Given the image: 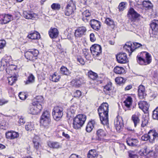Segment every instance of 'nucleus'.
<instances>
[{"label":"nucleus","instance_id":"1","mask_svg":"<svg viewBox=\"0 0 158 158\" xmlns=\"http://www.w3.org/2000/svg\"><path fill=\"white\" fill-rule=\"evenodd\" d=\"M41 99L40 101H37L36 103L34 102L32 105L29 107L28 112L29 113L33 114H37L39 113L43 108L42 105L40 103L41 101H42L43 97L41 96L37 97L36 99L38 100Z\"/></svg>","mask_w":158,"mask_h":158},{"label":"nucleus","instance_id":"2","mask_svg":"<svg viewBox=\"0 0 158 158\" xmlns=\"http://www.w3.org/2000/svg\"><path fill=\"white\" fill-rule=\"evenodd\" d=\"M40 123L45 128L48 129L51 125V114L48 111L46 110L43 113L40 119Z\"/></svg>","mask_w":158,"mask_h":158},{"label":"nucleus","instance_id":"3","mask_svg":"<svg viewBox=\"0 0 158 158\" xmlns=\"http://www.w3.org/2000/svg\"><path fill=\"white\" fill-rule=\"evenodd\" d=\"M86 119V116L83 114H79L73 118V127L76 129L82 127L84 124Z\"/></svg>","mask_w":158,"mask_h":158},{"label":"nucleus","instance_id":"4","mask_svg":"<svg viewBox=\"0 0 158 158\" xmlns=\"http://www.w3.org/2000/svg\"><path fill=\"white\" fill-rule=\"evenodd\" d=\"M143 54L145 56V59L141 57L140 55H138L137 56V62L140 65H146L150 64L152 61V58L151 55L149 54L146 52H142Z\"/></svg>","mask_w":158,"mask_h":158},{"label":"nucleus","instance_id":"5","mask_svg":"<svg viewBox=\"0 0 158 158\" xmlns=\"http://www.w3.org/2000/svg\"><path fill=\"white\" fill-rule=\"evenodd\" d=\"M63 108L61 106H56L54 108L52 112L53 118L56 121H59L63 115Z\"/></svg>","mask_w":158,"mask_h":158},{"label":"nucleus","instance_id":"6","mask_svg":"<svg viewBox=\"0 0 158 158\" xmlns=\"http://www.w3.org/2000/svg\"><path fill=\"white\" fill-rule=\"evenodd\" d=\"M101 123L103 125H107L109 123L108 111H105L101 110L98 109Z\"/></svg>","mask_w":158,"mask_h":158},{"label":"nucleus","instance_id":"7","mask_svg":"<svg viewBox=\"0 0 158 158\" xmlns=\"http://www.w3.org/2000/svg\"><path fill=\"white\" fill-rule=\"evenodd\" d=\"M39 52L36 49L32 50L31 51H27L25 53V56L28 60L30 61H34L37 59V56Z\"/></svg>","mask_w":158,"mask_h":158},{"label":"nucleus","instance_id":"8","mask_svg":"<svg viewBox=\"0 0 158 158\" xmlns=\"http://www.w3.org/2000/svg\"><path fill=\"white\" fill-rule=\"evenodd\" d=\"M90 50L94 57L97 58L101 54L102 49L100 45L94 44L90 47Z\"/></svg>","mask_w":158,"mask_h":158},{"label":"nucleus","instance_id":"9","mask_svg":"<svg viewBox=\"0 0 158 158\" xmlns=\"http://www.w3.org/2000/svg\"><path fill=\"white\" fill-rule=\"evenodd\" d=\"M116 59L118 62L120 64L126 63L128 60L127 55L124 53L120 52L116 55Z\"/></svg>","mask_w":158,"mask_h":158},{"label":"nucleus","instance_id":"10","mask_svg":"<svg viewBox=\"0 0 158 158\" xmlns=\"http://www.w3.org/2000/svg\"><path fill=\"white\" fill-rule=\"evenodd\" d=\"M114 124L117 131H119L123 129L124 124L122 118L121 117H117L115 120Z\"/></svg>","mask_w":158,"mask_h":158},{"label":"nucleus","instance_id":"11","mask_svg":"<svg viewBox=\"0 0 158 158\" xmlns=\"http://www.w3.org/2000/svg\"><path fill=\"white\" fill-rule=\"evenodd\" d=\"M149 141L150 143H153L158 139V134L155 131L150 130L148 132Z\"/></svg>","mask_w":158,"mask_h":158},{"label":"nucleus","instance_id":"12","mask_svg":"<svg viewBox=\"0 0 158 158\" xmlns=\"http://www.w3.org/2000/svg\"><path fill=\"white\" fill-rule=\"evenodd\" d=\"M86 31V29L85 27L82 26L79 27L75 31V36L76 37H81L85 34Z\"/></svg>","mask_w":158,"mask_h":158},{"label":"nucleus","instance_id":"13","mask_svg":"<svg viewBox=\"0 0 158 158\" xmlns=\"http://www.w3.org/2000/svg\"><path fill=\"white\" fill-rule=\"evenodd\" d=\"M23 16L27 19H34L37 18L38 16L36 14L29 11H24L23 12Z\"/></svg>","mask_w":158,"mask_h":158},{"label":"nucleus","instance_id":"14","mask_svg":"<svg viewBox=\"0 0 158 158\" xmlns=\"http://www.w3.org/2000/svg\"><path fill=\"white\" fill-rule=\"evenodd\" d=\"M89 24L91 27L95 30H99L101 27V23L100 21L93 19L90 21Z\"/></svg>","mask_w":158,"mask_h":158},{"label":"nucleus","instance_id":"15","mask_svg":"<svg viewBox=\"0 0 158 158\" xmlns=\"http://www.w3.org/2000/svg\"><path fill=\"white\" fill-rule=\"evenodd\" d=\"M6 138L9 139H14L19 137V133L14 131H9L6 133Z\"/></svg>","mask_w":158,"mask_h":158},{"label":"nucleus","instance_id":"16","mask_svg":"<svg viewBox=\"0 0 158 158\" xmlns=\"http://www.w3.org/2000/svg\"><path fill=\"white\" fill-rule=\"evenodd\" d=\"M127 15L128 17H131L134 20L136 19L141 16L133 8H131L130 9Z\"/></svg>","mask_w":158,"mask_h":158},{"label":"nucleus","instance_id":"17","mask_svg":"<svg viewBox=\"0 0 158 158\" xmlns=\"http://www.w3.org/2000/svg\"><path fill=\"white\" fill-rule=\"evenodd\" d=\"M124 50L127 52L130 56L131 53L134 51V48L133 47V44L131 42H127L123 47Z\"/></svg>","mask_w":158,"mask_h":158},{"label":"nucleus","instance_id":"18","mask_svg":"<svg viewBox=\"0 0 158 158\" xmlns=\"http://www.w3.org/2000/svg\"><path fill=\"white\" fill-rule=\"evenodd\" d=\"M11 16L8 15H5L0 16V23L5 24L9 23L11 20Z\"/></svg>","mask_w":158,"mask_h":158},{"label":"nucleus","instance_id":"19","mask_svg":"<svg viewBox=\"0 0 158 158\" xmlns=\"http://www.w3.org/2000/svg\"><path fill=\"white\" fill-rule=\"evenodd\" d=\"M138 105L139 108L142 109L144 112L148 111L149 105L147 102L141 101L138 102Z\"/></svg>","mask_w":158,"mask_h":158},{"label":"nucleus","instance_id":"20","mask_svg":"<svg viewBox=\"0 0 158 158\" xmlns=\"http://www.w3.org/2000/svg\"><path fill=\"white\" fill-rule=\"evenodd\" d=\"M138 96L140 99L144 98L146 94L145 91V89L143 85H140L139 86L138 90Z\"/></svg>","mask_w":158,"mask_h":158},{"label":"nucleus","instance_id":"21","mask_svg":"<svg viewBox=\"0 0 158 158\" xmlns=\"http://www.w3.org/2000/svg\"><path fill=\"white\" fill-rule=\"evenodd\" d=\"M88 75L89 77L91 79L93 80H97L98 81V83L101 84L102 83V80H98L99 77L96 73L91 71H90L88 72Z\"/></svg>","mask_w":158,"mask_h":158},{"label":"nucleus","instance_id":"22","mask_svg":"<svg viewBox=\"0 0 158 158\" xmlns=\"http://www.w3.org/2000/svg\"><path fill=\"white\" fill-rule=\"evenodd\" d=\"M49 34L51 38L52 39L56 38L58 36V31L56 28H51L49 31Z\"/></svg>","mask_w":158,"mask_h":158},{"label":"nucleus","instance_id":"23","mask_svg":"<svg viewBox=\"0 0 158 158\" xmlns=\"http://www.w3.org/2000/svg\"><path fill=\"white\" fill-rule=\"evenodd\" d=\"M27 37L32 40L38 39L40 38V35L38 32L31 31L28 35Z\"/></svg>","mask_w":158,"mask_h":158},{"label":"nucleus","instance_id":"24","mask_svg":"<svg viewBox=\"0 0 158 158\" xmlns=\"http://www.w3.org/2000/svg\"><path fill=\"white\" fill-rule=\"evenodd\" d=\"M47 144L49 147L53 149H58L61 147L60 143L57 142L49 141L48 142Z\"/></svg>","mask_w":158,"mask_h":158},{"label":"nucleus","instance_id":"25","mask_svg":"<svg viewBox=\"0 0 158 158\" xmlns=\"http://www.w3.org/2000/svg\"><path fill=\"white\" fill-rule=\"evenodd\" d=\"M150 26L154 34L158 30V20H154L151 23Z\"/></svg>","mask_w":158,"mask_h":158},{"label":"nucleus","instance_id":"26","mask_svg":"<svg viewBox=\"0 0 158 158\" xmlns=\"http://www.w3.org/2000/svg\"><path fill=\"white\" fill-rule=\"evenodd\" d=\"M142 4L146 10H150L152 9L153 5L149 0H144L142 2Z\"/></svg>","mask_w":158,"mask_h":158},{"label":"nucleus","instance_id":"27","mask_svg":"<svg viewBox=\"0 0 158 158\" xmlns=\"http://www.w3.org/2000/svg\"><path fill=\"white\" fill-rule=\"evenodd\" d=\"M95 124V122L94 120H92L89 122L86 127V131L89 132H91Z\"/></svg>","mask_w":158,"mask_h":158},{"label":"nucleus","instance_id":"28","mask_svg":"<svg viewBox=\"0 0 158 158\" xmlns=\"http://www.w3.org/2000/svg\"><path fill=\"white\" fill-rule=\"evenodd\" d=\"M126 142L128 145L134 147L137 145L138 141L136 139L129 138L127 139Z\"/></svg>","mask_w":158,"mask_h":158},{"label":"nucleus","instance_id":"29","mask_svg":"<svg viewBox=\"0 0 158 158\" xmlns=\"http://www.w3.org/2000/svg\"><path fill=\"white\" fill-rule=\"evenodd\" d=\"M112 83L109 82L104 86V91L106 94H109L112 90Z\"/></svg>","mask_w":158,"mask_h":158},{"label":"nucleus","instance_id":"30","mask_svg":"<svg viewBox=\"0 0 158 158\" xmlns=\"http://www.w3.org/2000/svg\"><path fill=\"white\" fill-rule=\"evenodd\" d=\"M125 106L128 109V110H131L130 106L132 103V98L130 96H128L124 101Z\"/></svg>","mask_w":158,"mask_h":158},{"label":"nucleus","instance_id":"31","mask_svg":"<svg viewBox=\"0 0 158 158\" xmlns=\"http://www.w3.org/2000/svg\"><path fill=\"white\" fill-rule=\"evenodd\" d=\"M98 139L100 140L105 137L106 135V131L102 129H99L97 131L96 133Z\"/></svg>","mask_w":158,"mask_h":158},{"label":"nucleus","instance_id":"32","mask_svg":"<svg viewBox=\"0 0 158 158\" xmlns=\"http://www.w3.org/2000/svg\"><path fill=\"white\" fill-rule=\"evenodd\" d=\"M105 23L112 29H113L115 26V24L113 20L109 18L106 19Z\"/></svg>","mask_w":158,"mask_h":158},{"label":"nucleus","instance_id":"33","mask_svg":"<svg viewBox=\"0 0 158 158\" xmlns=\"http://www.w3.org/2000/svg\"><path fill=\"white\" fill-rule=\"evenodd\" d=\"M33 142L34 145V148L37 150H38L41 146L39 137L37 136L35 137L33 139Z\"/></svg>","mask_w":158,"mask_h":158},{"label":"nucleus","instance_id":"34","mask_svg":"<svg viewBox=\"0 0 158 158\" xmlns=\"http://www.w3.org/2000/svg\"><path fill=\"white\" fill-rule=\"evenodd\" d=\"M60 78V76L56 73H55L50 77L51 80L54 82H57L59 81Z\"/></svg>","mask_w":158,"mask_h":158},{"label":"nucleus","instance_id":"35","mask_svg":"<svg viewBox=\"0 0 158 158\" xmlns=\"http://www.w3.org/2000/svg\"><path fill=\"white\" fill-rule=\"evenodd\" d=\"M114 72L117 74H121L125 72L124 69L122 67L116 66L114 69Z\"/></svg>","mask_w":158,"mask_h":158},{"label":"nucleus","instance_id":"36","mask_svg":"<svg viewBox=\"0 0 158 158\" xmlns=\"http://www.w3.org/2000/svg\"><path fill=\"white\" fill-rule=\"evenodd\" d=\"M76 112V108L73 106H71L67 113V116L73 118L74 117L73 114Z\"/></svg>","mask_w":158,"mask_h":158},{"label":"nucleus","instance_id":"37","mask_svg":"<svg viewBox=\"0 0 158 158\" xmlns=\"http://www.w3.org/2000/svg\"><path fill=\"white\" fill-rule=\"evenodd\" d=\"M98 109L105 111V112L109 111V105L106 102L103 103L99 107Z\"/></svg>","mask_w":158,"mask_h":158},{"label":"nucleus","instance_id":"38","mask_svg":"<svg viewBox=\"0 0 158 158\" xmlns=\"http://www.w3.org/2000/svg\"><path fill=\"white\" fill-rule=\"evenodd\" d=\"M131 119L134 123L135 127H136L140 122L138 116L135 114L133 115L131 117Z\"/></svg>","mask_w":158,"mask_h":158},{"label":"nucleus","instance_id":"39","mask_svg":"<svg viewBox=\"0 0 158 158\" xmlns=\"http://www.w3.org/2000/svg\"><path fill=\"white\" fill-rule=\"evenodd\" d=\"M66 7L75 10L76 9L75 2L73 0H68Z\"/></svg>","mask_w":158,"mask_h":158},{"label":"nucleus","instance_id":"40","mask_svg":"<svg viewBox=\"0 0 158 158\" xmlns=\"http://www.w3.org/2000/svg\"><path fill=\"white\" fill-rule=\"evenodd\" d=\"M35 77L33 75L30 73L27 78V80L26 82V84H28L32 83L34 82Z\"/></svg>","mask_w":158,"mask_h":158},{"label":"nucleus","instance_id":"41","mask_svg":"<svg viewBox=\"0 0 158 158\" xmlns=\"http://www.w3.org/2000/svg\"><path fill=\"white\" fill-rule=\"evenodd\" d=\"M9 85H12L17 80V77L16 76H12L8 78Z\"/></svg>","mask_w":158,"mask_h":158},{"label":"nucleus","instance_id":"42","mask_svg":"<svg viewBox=\"0 0 158 158\" xmlns=\"http://www.w3.org/2000/svg\"><path fill=\"white\" fill-rule=\"evenodd\" d=\"M60 70L61 73L63 74L68 75L70 74L69 70L66 67L64 66L61 67Z\"/></svg>","mask_w":158,"mask_h":158},{"label":"nucleus","instance_id":"43","mask_svg":"<svg viewBox=\"0 0 158 158\" xmlns=\"http://www.w3.org/2000/svg\"><path fill=\"white\" fill-rule=\"evenodd\" d=\"M7 65V63L4 59H2L0 63V71H3L4 69V67Z\"/></svg>","mask_w":158,"mask_h":158},{"label":"nucleus","instance_id":"44","mask_svg":"<svg viewBox=\"0 0 158 158\" xmlns=\"http://www.w3.org/2000/svg\"><path fill=\"white\" fill-rule=\"evenodd\" d=\"M74 10L73 9H71L66 7L64 12L65 15L67 16H69L73 13Z\"/></svg>","mask_w":158,"mask_h":158},{"label":"nucleus","instance_id":"45","mask_svg":"<svg viewBox=\"0 0 158 158\" xmlns=\"http://www.w3.org/2000/svg\"><path fill=\"white\" fill-rule=\"evenodd\" d=\"M74 10L73 9H71L66 7L64 12L65 15L67 16H69L73 13Z\"/></svg>","mask_w":158,"mask_h":158},{"label":"nucleus","instance_id":"46","mask_svg":"<svg viewBox=\"0 0 158 158\" xmlns=\"http://www.w3.org/2000/svg\"><path fill=\"white\" fill-rule=\"evenodd\" d=\"M125 81L126 80L121 77H118L115 79V81L118 84L124 83Z\"/></svg>","mask_w":158,"mask_h":158},{"label":"nucleus","instance_id":"47","mask_svg":"<svg viewBox=\"0 0 158 158\" xmlns=\"http://www.w3.org/2000/svg\"><path fill=\"white\" fill-rule=\"evenodd\" d=\"M152 117L154 119L158 120V107H157L153 111Z\"/></svg>","mask_w":158,"mask_h":158},{"label":"nucleus","instance_id":"48","mask_svg":"<svg viewBox=\"0 0 158 158\" xmlns=\"http://www.w3.org/2000/svg\"><path fill=\"white\" fill-rule=\"evenodd\" d=\"M51 7L53 10H58L60 9L61 7L59 4L54 3L52 5Z\"/></svg>","mask_w":158,"mask_h":158},{"label":"nucleus","instance_id":"49","mask_svg":"<svg viewBox=\"0 0 158 158\" xmlns=\"http://www.w3.org/2000/svg\"><path fill=\"white\" fill-rule=\"evenodd\" d=\"M83 53L85 56V58L87 60H89L90 56L89 54V50L88 49H84L83 50Z\"/></svg>","mask_w":158,"mask_h":158},{"label":"nucleus","instance_id":"50","mask_svg":"<svg viewBox=\"0 0 158 158\" xmlns=\"http://www.w3.org/2000/svg\"><path fill=\"white\" fill-rule=\"evenodd\" d=\"M33 126L31 123H28L25 126V128L27 131H31L33 128Z\"/></svg>","mask_w":158,"mask_h":158},{"label":"nucleus","instance_id":"51","mask_svg":"<svg viewBox=\"0 0 158 158\" xmlns=\"http://www.w3.org/2000/svg\"><path fill=\"white\" fill-rule=\"evenodd\" d=\"M91 15V13L88 10H85L82 13V16L84 17H90Z\"/></svg>","mask_w":158,"mask_h":158},{"label":"nucleus","instance_id":"52","mask_svg":"<svg viewBox=\"0 0 158 158\" xmlns=\"http://www.w3.org/2000/svg\"><path fill=\"white\" fill-rule=\"evenodd\" d=\"M148 123V119L147 118H143L142 120L141 127L143 128L145 126H146L147 125Z\"/></svg>","mask_w":158,"mask_h":158},{"label":"nucleus","instance_id":"53","mask_svg":"<svg viewBox=\"0 0 158 158\" xmlns=\"http://www.w3.org/2000/svg\"><path fill=\"white\" fill-rule=\"evenodd\" d=\"M128 155L130 158H139L138 156L134 154L133 152L129 151L128 152Z\"/></svg>","mask_w":158,"mask_h":158},{"label":"nucleus","instance_id":"54","mask_svg":"<svg viewBox=\"0 0 158 158\" xmlns=\"http://www.w3.org/2000/svg\"><path fill=\"white\" fill-rule=\"evenodd\" d=\"M19 96L20 99L23 100H25L27 98V96L25 94L22 92L19 93Z\"/></svg>","mask_w":158,"mask_h":158},{"label":"nucleus","instance_id":"55","mask_svg":"<svg viewBox=\"0 0 158 158\" xmlns=\"http://www.w3.org/2000/svg\"><path fill=\"white\" fill-rule=\"evenodd\" d=\"M74 85H75L79 87H80V85H81V83L80 80L76 79L73 81H72V82H74Z\"/></svg>","mask_w":158,"mask_h":158},{"label":"nucleus","instance_id":"56","mask_svg":"<svg viewBox=\"0 0 158 158\" xmlns=\"http://www.w3.org/2000/svg\"><path fill=\"white\" fill-rule=\"evenodd\" d=\"M132 44L133 47L134 48V50L137 48L142 46V45L141 44L135 42Z\"/></svg>","mask_w":158,"mask_h":158},{"label":"nucleus","instance_id":"57","mask_svg":"<svg viewBox=\"0 0 158 158\" xmlns=\"http://www.w3.org/2000/svg\"><path fill=\"white\" fill-rule=\"evenodd\" d=\"M153 151H149L147 147H145L144 150L143 151V153L144 155H146L147 154L150 153L151 152H152Z\"/></svg>","mask_w":158,"mask_h":158},{"label":"nucleus","instance_id":"58","mask_svg":"<svg viewBox=\"0 0 158 158\" xmlns=\"http://www.w3.org/2000/svg\"><path fill=\"white\" fill-rule=\"evenodd\" d=\"M125 3L124 2H122L120 3L118 6L119 10L120 11L123 10L125 7Z\"/></svg>","mask_w":158,"mask_h":158},{"label":"nucleus","instance_id":"59","mask_svg":"<svg viewBox=\"0 0 158 158\" xmlns=\"http://www.w3.org/2000/svg\"><path fill=\"white\" fill-rule=\"evenodd\" d=\"M148 133V134H146L141 137V139L143 141H146L149 140Z\"/></svg>","mask_w":158,"mask_h":158},{"label":"nucleus","instance_id":"60","mask_svg":"<svg viewBox=\"0 0 158 158\" xmlns=\"http://www.w3.org/2000/svg\"><path fill=\"white\" fill-rule=\"evenodd\" d=\"M81 92L80 90H77L74 93V96L76 97H79L81 95Z\"/></svg>","mask_w":158,"mask_h":158},{"label":"nucleus","instance_id":"61","mask_svg":"<svg viewBox=\"0 0 158 158\" xmlns=\"http://www.w3.org/2000/svg\"><path fill=\"white\" fill-rule=\"evenodd\" d=\"M6 41L4 40H0V49H2L5 46Z\"/></svg>","mask_w":158,"mask_h":158},{"label":"nucleus","instance_id":"62","mask_svg":"<svg viewBox=\"0 0 158 158\" xmlns=\"http://www.w3.org/2000/svg\"><path fill=\"white\" fill-rule=\"evenodd\" d=\"M81 19L85 23L88 22L90 20V17L81 16Z\"/></svg>","mask_w":158,"mask_h":158},{"label":"nucleus","instance_id":"63","mask_svg":"<svg viewBox=\"0 0 158 158\" xmlns=\"http://www.w3.org/2000/svg\"><path fill=\"white\" fill-rule=\"evenodd\" d=\"M8 101L4 99H0V105L2 106L8 103Z\"/></svg>","mask_w":158,"mask_h":158},{"label":"nucleus","instance_id":"64","mask_svg":"<svg viewBox=\"0 0 158 158\" xmlns=\"http://www.w3.org/2000/svg\"><path fill=\"white\" fill-rule=\"evenodd\" d=\"M90 40L92 42H94L96 40V38L95 37L94 34L92 33L90 35Z\"/></svg>","mask_w":158,"mask_h":158}]
</instances>
